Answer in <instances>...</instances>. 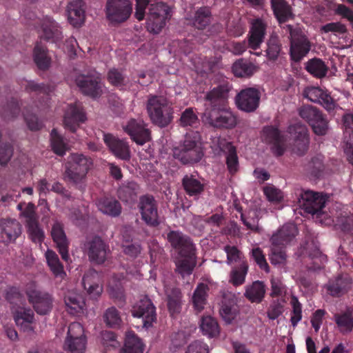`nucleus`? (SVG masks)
<instances>
[{
  "mask_svg": "<svg viewBox=\"0 0 353 353\" xmlns=\"http://www.w3.org/2000/svg\"><path fill=\"white\" fill-rule=\"evenodd\" d=\"M271 6L276 18L285 21L290 14V8L285 0H271Z\"/></svg>",
  "mask_w": 353,
  "mask_h": 353,
  "instance_id": "obj_61",
  "label": "nucleus"
},
{
  "mask_svg": "<svg viewBox=\"0 0 353 353\" xmlns=\"http://www.w3.org/2000/svg\"><path fill=\"white\" fill-rule=\"evenodd\" d=\"M142 221L149 227L157 228L161 223L158 212V203L152 195L141 196L138 203Z\"/></svg>",
  "mask_w": 353,
  "mask_h": 353,
  "instance_id": "obj_9",
  "label": "nucleus"
},
{
  "mask_svg": "<svg viewBox=\"0 0 353 353\" xmlns=\"http://www.w3.org/2000/svg\"><path fill=\"white\" fill-rule=\"evenodd\" d=\"M241 220L248 229L259 231V214L256 210L251 209L246 213H241Z\"/></svg>",
  "mask_w": 353,
  "mask_h": 353,
  "instance_id": "obj_59",
  "label": "nucleus"
},
{
  "mask_svg": "<svg viewBox=\"0 0 353 353\" xmlns=\"http://www.w3.org/2000/svg\"><path fill=\"white\" fill-rule=\"evenodd\" d=\"M100 274L94 269H90L85 272L82 284L91 299H97L101 295L103 288L99 285Z\"/></svg>",
  "mask_w": 353,
  "mask_h": 353,
  "instance_id": "obj_22",
  "label": "nucleus"
},
{
  "mask_svg": "<svg viewBox=\"0 0 353 353\" xmlns=\"http://www.w3.org/2000/svg\"><path fill=\"white\" fill-rule=\"evenodd\" d=\"M86 120V116L80 103L68 105L64 115L65 128L72 132H75L81 123Z\"/></svg>",
  "mask_w": 353,
  "mask_h": 353,
  "instance_id": "obj_19",
  "label": "nucleus"
},
{
  "mask_svg": "<svg viewBox=\"0 0 353 353\" xmlns=\"http://www.w3.org/2000/svg\"><path fill=\"white\" fill-rule=\"evenodd\" d=\"M39 37L41 39L53 42L61 39V32L57 23L50 17H44L41 21Z\"/></svg>",
  "mask_w": 353,
  "mask_h": 353,
  "instance_id": "obj_31",
  "label": "nucleus"
},
{
  "mask_svg": "<svg viewBox=\"0 0 353 353\" xmlns=\"http://www.w3.org/2000/svg\"><path fill=\"white\" fill-rule=\"evenodd\" d=\"M51 146L53 152L59 156L65 154L68 147L66 143L64 141L63 138L57 131L53 129L50 133Z\"/></svg>",
  "mask_w": 353,
  "mask_h": 353,
  "instance_id": "obj_57",
  "label": "nucleus"
},
{
  "mask_svg": "<svg viewBox=\"0 0 353 353\" xmlns=\"http://www.w3.org/2000/svg\"><path fill=\"white\" fill-rule=\"evenodd\" d=\"M211 19L210 8L207 6L201 7L194 13L193 25L199 30H203L210 25Z\"/></svg>",
  "mask_w": 353,
  "mask_h": 353,
  "instance_id": "obj_51",
  "label": "nucleus"
},
{
  "mask_svg": "<svg viewBox=\"0 0 353 353\" xmlns=\"http://www.w3.org/2000/svg\"><path fill=\"white\" fill-rule=\"evenodd\" d=\"M144 344L133 332L126 334L124 347L121 353H143Z\"/></svg>",
  "mask_w": 353,
  "mask_h": 353,
  "instance_id": "obj_42",
  "label": "nucleus"
},
{
  "mask_svg": "<svg viewBox=\"0 0 353 353\" xmlns=\"http://www.w3.org/2000/svg\"><path fill=\"white\" fill-rule=\"evenodd\" d=\"M304 96L310 101L321 105L327 111L334 110L336 108V102L330 92L320 87L307 88L304 90Z\"/></svg>",
  "mask_w": 353,
  "mask_h": 353,
  "instance_id": "obj_17",
  "label": "nucleus"
},
{
  "mask_svg": "<svg viewBox=\"0 0 353 353\" xmlns=\"http://www.w3.org/2000/svg\"><path fill=\"white\" fill-rule=\"evenodd\" d=\"M33 59L40 70L46 71L50 67L51 57L48 55L47 47L40 42H37L34 48Z\"/></svg>",
  "mask_w": 353,
  "mask_h": 353,
  "instance_id": "obj_37",
  "label": "nucleus"
},
{
  "mask_svg": "<svg viewBox=\"0 0 353 353\" xmlns=\"http://www.w3.org/2000/svg\"><path fill=\"white\" fill-rule=\"evenodd\" d=\"M290 34V57L294 62H300L310 51L312 44L304 30L299 26L287 25Z\"/></svg>",
  "mask_w": 353,
  "mask_h": 353,
  "instance_id": "obj_5",
  "label": "nucleus"
},
{
  "mask_svg": "<svg viewBox=\"0 0 353 353\" xmlns=\"http://www.w3.org/2000/svg\"><path fill=\"white\" fill-rule=\"evenodd\" d=\"M324 165L321 157L317 156L304 165V171L310 176L319 179L323 174Z\"/></svg>",
  "mask_w": 353,
  "mask_h": 353,
  "instance_id": "obj_52",
  "label": "nucleus"
},
{
  "mask_svg": "<svg viewBox=\"0 0 353 353\" xmlns=\"http://www.w3.org/2000/svg\"><path fill=\"white\" fill-rule=\"evenodd\" d=\"M76 83L81 92L92 98L100 97L101 86L99 77L81 76L77 78Z\"/></svg>",
  "mask_w": 353,
  "mask_h": 353,
  "instance_id": "obj_21",
  "label": "nucleus"
},
{
  "mask_svg": "<svg viewBox=\"0 0 353 353\" xmlns=\"http://www.w3.org/2000/svg\"><path fill=\"white\" fill-rule=\"evenodd\" d=\"M257 69L253 63L244 59L236 60L232 66V71L236 77H250Z\"/></svg>",
  "mask_w": 353,
  "mask_h": 353,
  "instance_id": "obj_39",
  "label": "nucleus"
},
{
  "mask_svg": "<svg viewBox=\"0 0 353 353\" xmlns=\"http://www.w3.org/2000/svg\"><path fill=\"white\" fill-rule=\"evenodd\" d=\"M103 320L108 327L112 328L119 327L122 321L119 312L114 307H109L105 310Z\"/></svg>",
  "mask_w": 353,
  "mask_h": 353,
  "instance_id": "obj_63",
  "label": "nucleus"
},
{
  "mask_svg": "<svg viewBox=\"0 0 353 353\" xmlns=\"http://www.w3.org/2000/svg\"><path fill=\"white\" fill-rule=\"evenodd\" d=\"M168 311L171 316L181 312L182 306V293L178 288H168L165 291Z\"/></svg>",
  "mask_w": 353,
  "mask_h": 353,
  "instance_id": "obj_38",
  "label": "nucleus"
},
{
  "mask_svg": "<svg viewBox=\"0 0 353 353\" xmlns=\"http://www.w3.org/2000/svg\"><path fill=\"white\" fill-rule=\"evenodd\" d=\"M132 315L142 319L143 327L148 329L152 327L157 321L156 307L148 296L141 297L132 307Z\"/></svg>",
  "mask_w": 353,
  "mask_h": 353,
  "instance_id": "obj_11",
  "label": "nucleus"
},
{
  "mask_svg": "<svg viewBox=\"0 0 353 353\" xmlns=\"http://www.w3.org/2000/svg\"><path fill=\"white\" fill-rule=\"evenodd\" d=\"M248 272V265L243 261L239 265L234 267L230 273V283L234 286H239L244 283Z\"/></svg>",
  "mask_w": 353,
  "mask_h": 353,
  "instance_id": "obj_50",
  "label": "nucleus"
},
{
  "mask_svg": "<svg viewBox=\"0 0 353 353\" xmlns=\"http://www.w3.org/2000/svg\"><path fill=\"white\" fill-rule=\"evenodd\" d=\"M23 86L26 92L30 94L34 93L42 99V101H39L41 106L48 105L50 92H51V88L49 84L38 83L33 80H26Z\"/></svg>",
  "mask_w": 353,
  "mask_h": 353,
  "instance_id": "obj_33",
  "label": "nucleus"
},
{
  "mask_svg": "<svg viewBox=\"0 0 353 353\" xmlns=\"http://www.w3.org/2000/svg\"><path fill=\"white\" fill-rule=\"evenodd\" d=\"M98 209L103 214L112 217H117L121 213V205L120 203L112 197L103 196L97 200Z\"/></svg>",
  "mask_w": 353,
  "mask_h": 353,
  "instance_id": "obj_36",
  "label": "nucleus"
},
{
  "mask_svg": "<svg viewBox=\"0 0 353 353\" xmlns=\"http://www.w3.org/2000/svg\"><path fill=\"white\" fill-rule=\"evenodd\" d=\"M209 288L208 285L201 283L196 286L192 296V304L194 310L200 312L204 309L207 303L208 292Z\"/></svg>",
  "mask_w": 353,
  "mask_h": 353,
  "instance_id": "obj_43",
  "label": "nucleus"
},
{
  "mask_svg": "<svg viewBox=\"0 0 353 353\" xmlns=\"http://www.w3.org/2000/svg\"><path fill=\"white\" fill-rule=\"evenodd\" d=\"M123 130L138 145H143L150 139V132L143 121L131 119L123 126Z\"/></svg>",
  "mask_w": 353,
  "mask_h": 353,
  "instance_id": "obj_18",
  "label": "nucleus"
},
{
  "mask_svg": "<svg viewBox=\"0 0 353 353\" xmlns=\"http://www.w3.org/2000/svg\"><path fill=\"white\" fill-rule=\"evenodd\" d=\"M285 301L279 299H273L267 310V316L270 320H275L284 312Z\"/></svg>",
  "mask_w": 353,
  "mask_h": 353,
  "instance_id": "obj_64",
  "label": "nucleus"
},
{
  "mask_svg": "<svg viewBox=\"0 0 353 353\" xmlns=\"http://www.w3.org/2000/svg\"><path fill=\"white\" fill-rule=\"evenodd\" d=\"M220 314L223 319L228 323H231L236 318L237 314L236 299L232 297L224 296L222 301V305L220 310Z\"/></svg>",
  "mask_w": 353,
  "mask_h": 353,
  "instance_id": "obj_41",
  "label": "nucleus"
},
{
  "mask_svg": "<svg viewBox=\"0 0 353 353\" xmlns=\"http://www.w3.org/2000/svg\"><path fill=\"white\" fill-rule=\"evenodd\" d=\"M85 345L86 338L83 335L82 325L77 322L70 323L64 343V349L71 353H84Z\"/></svg>",
  "mask_w": 353,
  "mask_h": 353,
  "instance_id": "obj_13",
  "label": "nucleus"
},
{
  "mask_svg": "<svg viewBox=\"0 0 353 353\" xmlns=\"http://www.w3.org/2000/svg\"><path fill=\"white\" fill-rule=\"evenodd\" d=\"M231 88L228 81L223 80L205 95V100L210 105L205 112V120L214 128L229 129L236 125V117L228 107Z\"/></svg>",
  "mask_w": 353,
  "mask_h": 353,
  "instance_id": "obj_1",
  "label": "nucleus"
},
{
  "mask_svg": "<svg viewBox=\"0 0 353 353\" xmlns=\"http://www.w3.org/2000/svg\"><path fill=\"white\" fill-rule=\"evenodd\" d=\"M45 256L48 265L54 276L63 278L66 274L58 255L53 250H48Z\"/></svg>",
  "mask_w": 353,
  "mask_h": 353,
  "instance_id": "obj_46",
  "label": "nucleus"
},
{
  "mask_svg": "<svg viewBox=\"0 0 353 353\" xmlns=\"http://www.w3.org/2000/svg\"><path fill=\"white\" fill-rule=\"evenodd\" d=\"M85 252L89 261L98 265L104 263L110 254L109 245L98 236L85 243Z\"/></svg>",
  "mask_w": 353,
  "mask_h": 353,
  "instance_id": "obj_14",
  "label": "nucleus"
},
{
  "mask_svg": "<svg viewBox=\"0 0 353 353\" xmlns=\"http://www.w3.org/2000/svg\"><path fill=\"white\" fill-rule=\"evenodd\" d=\"M296 194L297 206L307 214L319 216L322 214L327 197L321 193L310 190H298Z\"/></svg>",
  "mask_w": 353,
  "mask_h": 353,
  "instance_id": "obj_6",
  "label": "nucleus"
},
{
  "mask_svg": "<svg viewBox=\"0 0 353 353\" xmlns=\"http://www.w3.org/2000/svg\"><path fill=\"white\" fill-rule=\"evenodd\" d=\"M68 19L74 27L81 26L85 20L84 3L82 0H73L68 6Z\"/></svg>",
  "mask_w": 353,
  "mask_h": 353,
  "instance_id": "obj_34",
  "label": "nucleus"
},
{
  "mask_svg": "<svg viewBox=\"0 0 353 353\" xmlns=\"http://www.w3.org/2000/svg\"><path fill=\"white\" fill-rule=\"evenodd\" d=\"M352 285V279L348 274H340L327 285V290L332 296L339 297L346 293Z\"/></svg>",
  "mask_w": 353,
  "mask_h": 353,
  "instance_id": "obj_30",
  "label": "nucleus"
},
{
  "mask_svg": "<svg viewBox=\"0 0 353 353\" xmlns=\"http://www.w3.org/2000/svg\"><path fill=\"white\" fill-rule=\"evenodd\" d=\"M203 221L210 228L213 234H227L226 230L222 228L225 223V217L222 214L215 213L204 216Z\"/></svg>",
  "mask_w": 353,
  "mask_h": 353,
  "instance_id": "obj_48",
  "label": "nucleus"
},
{
  "mask_svg": "<svg viewBox=\"0 0 353 353\" xmlns=\"http://www.w3.org/2000/svg\"><path fill=\"white\" fill-rule=\"evenodd\" d=\"M200 329L203 335L209 338L217 336L220 332L219 325L216 320L210 316H203L200 322Z\"/></svg>",
  "mask_w": 353,
  "mask_h": 353,
  "instance_id": "obj_47",
  "label": "nucleus"
},
{
  "mask_svg": "<svg viewBox=\"0 0 353 353\" xmlns=\"http://www.w3.org/2000/svg\"><path fill=\"white\" fill-rule=\"evenodd\" d=\"M108 80L111 85L119 90H125L128 85V79L121 72L117 69L110 70L108 73Z\"/></svg>",
  "mask_w": 353,
  "mask_h": 353,
  "instance_id": "obj_62",
  "label": "nucleus"
},
{
  "mask_svg": "<svg viewBox=\"0 0 353 353\" xmlns=\"http://www.w3.org/2000/svg\"><path fill=\"white\" fill-rule=\"evenodd\" d=\"M139 185L134 181H128L122 183L119 188L117 194L119 198L124 202H130L137 196Z\"/></svg>",
  "mask_w": 353,
  "mask_h": 353,
  "instance_id": "obj_49",
  "label": "nucleus"
},
{
  "mask_svg": "<svg viewBox=\"0 0 353 353\" xmlns=\"http://www.w3.org/2000/svg\"><path fill=\"white\" fill-rule=\"evenodd\" d=\"M26 228L29 239L33 243L41 245L45 239V233L39 221L26 224Z\"/></svg>",
  "mask_w": 353,
  "mask_h": 353,
  "instance_id": "obj_56",
  "label": "nucleus"
},
{
  "mask_svg": "<svg viewBox=\"0 0 353 353\" xmlns=\"http://www.w3.org/2000/svg\"><path fill=\"white\" fill-rule=\"evenodd\" d=\"M0 228V237L6 243L14 241L21 234V225L15 219H1Z\"/></svg>",
  "mask_w": 353,
  "mask_h": 353,
  "instance_id": "obj_24",
  "label": "nucleus"
},
{
  "mask_svg": "<svg viewBox=\"0 0 353 353\" xmlns=\"http://www.w3.org/2000/svg\"><path fill=\"white\" fill-rule=\"evenodd\" d=\"M103 141L112 154L117 158L123 161L130 160V150L127 142L115 137L111 134H104Z\"/></svg>",
  "mask_w": 353,
  "mask_h": 353,
  "instance_id": "obj_20",
  "label": "nucleus"
},
{
  "mask_svg": "<svg viewBox=\"0 0 353 353\" xmlns=\"http://www.w3.org/2000/svg\"><path fill=\"white\" fill-rule=\"evenodd\" d=\"M288 132L294 140L292 151L299 156L305 154L308 150L310 143L306 125L296 123L288 127Z\"/></svg>",
  "mask_w": 353,
  "mask_h": 353,
  "instance_id": "obj_16",
  "label": "nucleus"
},
{
  "mask_svg": "<svg viewBox=\"0 0 353 353\" xmlns=\"http://www.w3.org/2000/svg\"><path fill=\"white\" fill-rule=\"evenodd\" d=\"M51 236L56 243L59 252L63 260L68 261L69 259L68 246L69 241L63 230V225L59 222H55L51 230Z\"/></svg>",
  "mask_w": 353,
  "mask_h": 353,
  "instance_id": "obj_23",
  "label": "nucleus"
},
{
  "mask_svg": "<svg viewBox=\"0 0 353 353\" xmlns=\"http://www.w3.org/2000/svg\"><path fill=\"white\" fill-rule=\"evenodd\" d=\"M199 124V119L192 108H186L182 113L179 119V125L183 128H196Z\"/></svg>",
  "mask_w": 353,
  "mask_h": 353,
  "instance_id": "obj_60",
  "label": "nucleus"
},
{
  "mask_svg": "<svg viewBox=\"0 0 353 353\" xmlns=\"http://www.w3.org/2000/svg\"><path fill=\"white\" fill-rule=\"evenodd\" d=\"M146 110L152 123L160 128L167 127L174 118L172 103L162 94H149Z\"/></svg>",
  "mask_w": 353,
  "mask_h": 353,
  "instance_id": "obj_2",
  "label": "nucleus"
},
{
  "mask_svg": "<svg viewBox=\"0 0 353 353\" xmlns=\"http://www.w3.org/2000/svg\"><path fill=\"white\" fill-rule=\"evenodd\" d=\"M5 298L10 305H12V310L19 307L25 303L26 299L19 288L14 286L8 287L5 290Z\"/></svg>",
  "mask_w": 353,
  "mask_h": 353,
  "instance_id": "obj_53",
  "label": "nucleus"
},
{
  "mask_svg": "<svg viewBox=\"0 0 353 353\" xmlns=\"http://www.w3.org/2000/svg\"><path fill=\"white\" fill-rule=\"evenodd\" d=\"M261 92L256 88H245L236 96L237 108L248 113L254 112L259 106Z\"/></svg>",
  "mask_w": 353,
  "mask_h": 353,
  "instance_id": "obj_15",
  "label": "nucleus"
},
{
  "mask_svg": "<svg viewBox=\"0 0 353 353\" xmlns=\"http://www.w3.org/2000/svg\"><path fill=\"white\" fill-rule=\"evenodd\" d=\"M296 234V225L293 223H287L272 236L270 241L272 246H285L293 240Z\"/></svg>",
  "mask_w": 353,
  "mask_h": 353,
  "instance_id": "obj_27",
  "label": "nucleus"
},
{
  "mask_svg": "<svg viewBox=\"0 0 353 353\" xmlns=\"http://www.w3.org/2000/svg\"><path fill=\"white\" fill-rule=\"evenodd\" d=\"M66 310L71 314L80 312L85 305L82 298L74 294H68L64 298Z\"/></svg>",
  "mask_w": 353,
  "mask_h": 353,
  "instance_id": "obj_55",
  "label": "nucleus"
},
{
  "mask_svg": "<svg viewBox=\"0 0 353 353\" xmlns=\"http://www.w3.org/2000/svg\"><path fill=\"white\" fill-rule=\"evenodd\" d=\"M266 32V24L261 19L253 21L248 35V46L256 50L263 41Z\"/></svg>",
  "mask_w": 353,
  "mask_h": 353,
  "instance_id": "obj_29",
  "label": "nucleus"
},
{
  "mask_svg": "<svg viewBox=\"0 0 353 353\" xmlns=\"http://www.w3.org/2000/svg\"><path fill=\"white\" fill-rule=\"evenodd\" d=\"M26 295L34 310L39 315L50 313L53 307V297L48 292L39 290L31 284L26 288Z\"/></svg>",
  "mask_w": 353,
  "mask_h": 353,
  "instance_id": "obj_10",
  "label": "nucleus"
},
{
  "mask_svg": "<svg viewBox=\"0 0 353 353\" xmlns=\"http://www.w3.org/2000/svg\"><path fill=\"white\" fill-rule=\"evenodd\" d=\"M203 154L201 134L197 131L188 133L183 143L172 150L174 158L183 164L197 163Z\"/></svg>",
  "mask_w": 353,
  "mask_h": 353,
  "instance_id": "obj_4",
  "label": "nucleus"
},
{
  "mask_svg": "<svg viewBox=\"0 0 353 353\" xmlns=\"http://www.w3.org/2000/svg\"><path fill=\"white\" fill-rule=\"evenodd\" d=\"M265 139L271 145L272 153L276 157H281L285 152L284 140L281 132L274 126H266L263 128Z\"/></svg>",
  "mask_w": 353,
  "mask_h": 353,
  "instance_id": "obj_25",
  "label": "nucleus"
},
{
  "mask_svg": "<svg viewBox=\"0 0 353 353\" xmlns=\"http://www.w3.org/2000/svg\"><path fill=\"white\" fill-rule=\"evenodd\" d=\"M181 183L185 193L189 196L198 199L204 191V184L193 174H185Z\"/></svg>",
  "mask_w": 353,
  "mask_h": 353,
  "instance_id": "obj_35",
  "label": "nucleus"
},
{
  "mask_svg": "<svg viewBox=\"0 0 353 353\" xmlns=\"http://www.w3.org/2000/svg\"><path fill=\"white\" fill-rule=\"evenodd\" d=\"M93 165L92 159L82 154H72L65 164V177L79 190L86 187V176Z\"/></svg>",
  "mask_w": 353,
  "mask_h": 353,
  "instance_id": "obj_3",
  "label": "nucleus"
},
{
  "mask_svg": "<svg viewBox=\"0 0 353 353\" xmlns=\"http://www.w3.org/2000/svg\"><path fill=\"white\" fill-rule=\"evenodd\" d=\"M12 313L16 324H21L23 322L34 323V314L30 308L19 306L14 309Z\"/></svg>",
  "mask_w": 353,
  "mask_h": 353,
  "instance_id": "obj_58",
  "label": "nucleus"
},
{
  "mask_svg": "<svg viewBox=\"0 0 353 353\" xmlns=\"http://www.w3.org/2000/svg\"><path fill=\"white\" fill-rule=\"evenodd\" d=\"M170 17V10L165 3L151 4L147 19L148 30L154 34L159 33Z\"/></svg>",
  "mask_w": 353,
  "mask_h": 353,
  "instance_id": "obj_8",
  "label": "nucleus"
},
{
  "mask_svg": "<svg viewBox=\"0 0 353 353\" xmlns=\"http://www.w3.org/2000/svg\"><path fill=\"white\" fill-rule=\"evenodd\" d=\"M220 150L225 157L227 170L231 176L236 174L239 170V161L236 148L231 142L223 141L219 143Z\"/></svg>",
  "mask_w": 353,
  "mask_h": 353,
  "instance_id": "obj_26",
  "label": "nucleus"
},
{
  "mask_svg": "<svg viewBox=\"0 0 353 353\" xmlns=\"http://www.w3.org/2000/svg\"><path fill=\"white\" fill-rule=\"evenodd\" d=\"M167 239L172 247L178 250L179 254L195 248L190 238L179 231L169 232Z\"/></svg>",
  "mask_w": 353,
  "mask_h": 353,
  "instance_id": "obj_32",
  "label": "nucleus"
},
{
  "mask_svg": "<svg viewBox=\"0 0 353 353\" xmlns=\"http://www.w3.org/2000/svg\"><path fill=\"white\" fill-rule=\"evenodd\" d=\"M305 70L313 77L321 79L326 76L329 68L322 59L313 58L306 63Z\"/></svg>",
  "mask_w": 353,
  "mask_h": 353,
  "instance_id": "obj_44",
  "label": "nucleus"
},
{
  "mask_svg": "<svg viewBox=\"0 0 353 353\" xmlns=\"http://www.w3.org/2000/svg\"><path fill=\"white\" fill-rule=\"evenodd\" d=\"M334 319L341 332H350L352 330L353 317L350 312L336 313L334 315Z\"/></svg>",
  "mask_w": 353,
  "mask_h": 353,
  "instance_id": "obj_54",
  "label": "nucleus"
},
{
  "mask_svg": "<svg viewBox=\"0 0 353 353\" xmlns=\"http://www.w3.org/2000/svg\"><path fill=\"white\" fill-rule=\"evenodd\" d=\"M299 116L311 127L318 136L325 135L329 129L327 117L316 107L305 105L299 109Z\"/></svg>",
  "mask_w": 353,
  "mask_h": 353,
  "instance_id": "obj_7",
  "label": "nucleus"
},
{
  "mask_svg": "<svg viewBox=\"0 0 353 353\" xmlns=\"http://www.w3.org/2000/svg\"><path fill=\"white\" fill-rule=\"evenodd\" d=\"M265 294V286L263 282L256 281L245 287L244 296L250 302L259 303L264 299Z\"/></svg>",
  "mask_w": 353,
  "mask_h": 353,
  "instance_id": "obj_40",
  "label": "nucleus"
},
{
  "mask_svg": "<svg viewBox=\"0 0 353 353\" xmlns=\"http://www.w3.org/2000/svg\"><path fill=\"white\" fill-rule=\"evenodd\" d=\"M176 261V271L183 276L190 275L196 264V248L179 254Z\"/></svg>",
  "mask_w": 353,
  "mask_h": 353,
  "instance_id": "obj_28",
  "label": "nucleus"
},
{
  "mask_svg": "<svg viewBox=\"0 0 353 353\" xmlns=\"http://www.w3.org/2000/svg\"><path fill=\"white\" fill-rule=\"evenodd\" d=\"M21 108L18 101L12 97L8 100L6 104L2 106L0 110L1 117L6 121H12L20 114Z\"/></svg>",
  "mask_w": 353,
  "mask_h": 353,
  "instance_id": "obj_45",
  "label": "nucleus"
},
{
  "mask_svg": "<svg viewBox=\"0 0 353 353\" xmlns=\"http://www.w3.org/2000/svg\"><path fill=\"white\" fill-rule=\"evenodd\" d=\"M132 11L130 0H107L105 13L112 23H121L128 19Z\"/></svg>",
  "mask_w": 353,
  "mask_h": 353,
  "instance_id": "obj_12",
  "label": "nucleus"
}]
</instances>
